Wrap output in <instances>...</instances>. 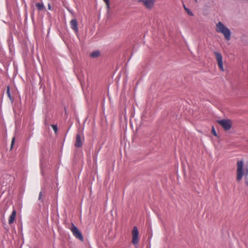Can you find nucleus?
Returning a JSON list of instances; mask_svg holds the SVG:
<instances>
[{
  "label": "nucleus",
  "mask_w": 248,
  "mask_h": 248,
  "mask_svg": "<svg viewBox=\"0 0 248 248\" xmlns=\"http://www.w3.org/2000/svg\"><path fill=\"white\" fill-rule=\"evenodd\" d=\"M245 176V184L248 186V169L244 170V162L243 160L237 162L236 180L240 181Z\"/></svg>",
  "instance_id": "1"
},
{
  "label": "nucleus",
  "mask_w": 248,
  "mask_h": 248,
  "mask_svg": "<svg viewBox=\"0 0 248 248\" xmlns=\"http://www.w3.org/2000/svg\"><path fill=\"white\" fill-rule=\"evenodd\" d=\"M215 29L217 32L222 34L227 41H229L231 39V31L222 22H218L216 25Z\"/></svg>",
  "instance_id": "2"
},
{
  "label": "nucleus",
  "mask_w": 248,
  "mask_h": 248,
  "mask_svg": "<svg viewBox=\"0 0 248 248\" xmlns=\"http://www.w3.org/2000/svg\"><path fill=\"white\" fill-rule=\"evenodd\" d=\"M217 123L226 131L230 129L232 125V122L229 119H222L218 120L217 121Z\"/></svg>",
  "instance_id": "3"
},
{
  "label": "nucleus",
  "mask_w": 248,
  "mask_h": 248,
  "mask_svg": "<svg viewBox=\"0 0 248 248\" xmlns=\"http://www.w3.org/2000/svg\"><path fill=\"white\" fill-rule=\"evenodd\" d=\"M71 230L73 233V235L76 238L78 239L81 241H83L84 238L82 234V233L74 224H72V226L71 229Z\"/></svg>",
  "instance_id": "4"
},
{
  "label": "nucleus",
  "mask_w": 248,
  "mask_h": 248,
  "mask_svg": "<svg viewBox=\"0 0 248 248\" xmlns=\"http://www.w3.org/2000/svg\"><path fill=\"white\" fill-rule=\"evenodd\" d=\"M214 53L216 56L218 67L222 71H224V70L223 66L222 56L221 54L217 51H214Z\"/></svg>",
  "instance_id": "5"
},
{
  "label": "nucleus",
  "mask_w": 248,
  "mask_h": 248,
  "mask_svg": "<svg viewBox=\"0 0 248 248\" xmlns=\"http://www.w3.org/2000/svg\"><path fill=\"white\" fill-rule=\"evenodd\" d=\"M132 243L136 245L139 242V231L137 227L135 226L132 232Z\"/></svg>",
  "instance_id": "6"
},
{
  "label": "nucleus",
  "mask_w": 248,
  "mask_h": 248,
  "mask_svg": "<svg viewBox=\"0 0 248 248\" xmlns=\"http://www.w3.org/2000/svg\"><path fill=\"white\" fill-rule=\"evenodd\" d=\"M139 1L142 2L147 8L151 9L154 6L155 0H139Z\"/></svg>",
  "instance_id": "7"
},
{
  "label": "nucleus",
  "mask_w": 248,
  "mask_h": 248,
  "mask_svg": "<svg viewBox=\"0 0 248 248\" xmlns=\"http://www.w3.org/2000/svg\"><path fill=\"white\" fill-rule=\"evenodd\" d=\"M47 166V160L45 159L44 157H42L40 159V168L41 170V173L42 175L44 176L45 171H46V168Z\"/></svg>",
  "instance_id": "8"
},
{
  "label": "nucleus",
  "mask_w": 248,
  "mask_h": 248,
  "mask_svg": "<svg viewBox=\"0 0 248 248\" xmlns=\"http://www.w3.org/2000/svg\"><path fill=\"white\" fill-rule=\"evenodd\" d=\"M71 28L76 32H78V22L76 19H73L70 22Z\"/></svg>",
  "instance_id": "9"
},
{
  "label": "nucleus",
  "mask_w": 248,
  "mask_h": 248,
  "mask_svg": "<svg viewBox=\"0 0 248 248\" xmlns=\"http://www.w3.org/2000/svg\"><path fill=\"white\" fill-rule=\"evenodd\" d=\"M75 145L77 147H80L82 145L81 139L79 134H77L76 136V141Z\"/></svg>",
  "instance_id": "10"
},
{
  "label": "nucleus",
  "mask_w": 248,
  "mask_h": 248,
  "mask_svg": "<svg viewBox=\"0 0 248 248\" xmlns=\"http://www.w3.org/2000/svg\"><path fill=\"white\" fill-rule=\"evenodd\" d=\"M16 215V211L15 210H14L12 211V213L11 214L9 219V224H12L14 222L15 219Z\"/></svg>",
  "instance_id": "11"
},
{
  "label": "nucleus",
  "mask_w": 248,
  "mask_h": 248,
  "mask_svg": "<svg viewBox=\"0 0 248 248\" xmlns=\"http://www.w3.org/2000/svg\"><path fill=\"white\" fill-rule=\"evenodd\" d=\"M100 55V52L99 50H95L92 52L90 54V56L92 58H96L99 57Z\"/></svg>",
  "instance_id": "12"
},
{
  "label": "nucleus",
  "mask_w": 248,
  "mask_h": 248,
  "mask_svg": "<svg viewBox=\"0 0 248 248\" xmlns=\"http://www.w3.org/2000/svg\"><path fill=\"white\" fill-rule=\"evenodd\" d=\"M36 6L39 11H41L45 8L43 3H37L36 4Z\"/></svg>",
  "instance_id": "13"
},
{
  "label": "nucleus",
  "mask_w": 248,
  "mask_h": 248,
  "mask_svg": "<svg viewBox=\"0 0 248 248\" xmlns=\"http://www.w3.org/2000/svg\"><path fill=\"white\" fill-rule=\"evenodd\" d=\"M184 8L185 10L187 12V14L191 16H193V13L192 12H191L188 8H187L185 5H184Z\"/></svg>",
  "instance_id": "14"
},
{
  "label": "nucleus",
  "mask_w": 248,
  "mask_h": 248,
  "mask_svg": "<svg viewBox=\"0 0 248 248\" xmlns=\"http://www.w3.org/2000/svg\"><path fill=\"white\" fill-rule=\"evenodd\" d=\"M51 127L53 128V130L55 131V132L57 133L58 131L57 125L56 124H52L51 125Z\"/></svg>",
  "instance_id": "15"
},
{
  "label": "nucleus",
  "mask_w": 248,
  "mask_h": 248,
  "mask_svg": "<svg viewBox=\"0 0 248 248\" xmlns=\"http://www.w3.org/2000/svg\"><path fill=\"white\" fill-rule=\"evenodd\" d=\"M212 133L215 136H217V132L215 130V129L214 126H212Z\"/></svg>",
  "instance_id": "16"
},
{
  "label": "nucleus",
  "mask_w": 248,
  "mask_h": 248,
  "mask_svg": "<svg viewBox=\"0 0 248 248\" xmlns=\"http://www.w3.org/2000/svg\"><path fill=\"white\" fill-rule=\"evenodd\" d=\"M7 93L8 96L9 97V98L11 99L12 97H11V94H10V89H9V87H7Z\"/></svg>",
  "instance_id": "17"
},
{
  "label": "nucleus",
  "mask_w": 248,
  "mask_h": 248,
  "mask_svg": "<svg viewBox=\"0 0 248 248\" xmlns=\"http://www.w3.org/2000/svg\"><path fill=\"white\" fill-rule=\"evenodd\" d=\"M104 1L105 2L107 6V8L108 9L107 13H108V0H104Z\"/></svg>",
  "instance_id": "18"
},
{
  "label": "nucleus",
  "mask_w": 248,
  "mask_h": 248,
  "mask_svg": "<svg viewBox=\"0 0 248 248\" xmlns=\"http://www.w3.org/2000/svg\"><path fill=\"white\" fill-rule=\"evenodd\" d=\"M42 191H40L39 195L38 200L39 201H42L43 202V200H42Z\"/></svg>",
  "instance_id": "19"
},
{
  "label": "nucleus",
  "mask_w": 248,
  "mask_h": 248,
  "mask_svg": "<svg viewBox=\"0 0 248 248\" xmlns=\"http://www.w3.org/2000/svg\"><path fill=\"white\" fill-rule=\"evenodd\" d=\"M49 118V117H48V116H46V118H45V124H46H46H48L47 120H48V119Z\"/></svg>",
  "instance_id": "20"
},
{
  "label": "nucleus",
  "mask_w": 248,
  "mask_h": 248,
  "mask_svg": "<svg viewBox=\"0 0 248 248\" xmlns=\"http://www.w3.org/2000/svg\"><path fill=\"white\" fill-rule=\"evenodd\" d=\"M15 138H13L11 143V147H12L14 143Z\"/></svg>",
  "instance_id": "21"
},
{
  "label": "nucleus",
  "mask_w": 248,
  "mask_h": 248,
  "mask_svg": "<svg viewBox=\"0 0 248 248\" xmlns=\"http://www.w3.org/2000/svg\"><path fill=\"white\" fill-rule=\"evenodd\" d=\"M48 9L49 10H51V5H50V3H48Z\"/></svg>",
  "instance_id": "22"
},
{
  "label": "nucleus",
  "mask_w": 248,
  "mask_h": 248,
  "mask_svg": "<svg viewBox=\"0 0 248 248\" xmlns=\"http://www.w3.org/2000/svg\"><path fill=\"white\" fill-rule=\"evenodd\" d=\"M33 128H32V126H31V127L30 128V130L32 131V130H33Z\"/></svg>",
  "instance_id": "23"
},
{
  "label": "nucleus",
  "mask_w": 248,
  "mask_h": 248,
  "mask_svg": "<svg viewBox=\"0 0 248 248\" xmlns=\"http://www.w3.org/2000/svg\"><path fill=\"white\" fill-rule=\"evenodd\" d=\"M195 0L196 1V2H197V0Z\"/></svg>",
  "instance_id": "24"
}]
</instances>
